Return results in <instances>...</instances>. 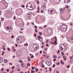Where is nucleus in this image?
<instances>
[{
	"label": "nucleus",
	"mask_w": 73,
	"mask_h": 73,
	"mask_svg": "<svg viewBox=\"0 0 73 73\" xmlns=\"http://www.w3.org/2000/svg\"><path fill=\"white\" fill-rule=\"evenodd\" d=\"M52 57H53L54 58H57V57L56 55H53L52 56Z\"/></svg>",
	"instance_id": "nucleus-18"
},
{
	"label": "nucleus",
	"mask_w": 73,
	"mask_h": 73,
	"mask_svg": "<svg viewBox=\"0 0 73 73\" xmlns=\"http://www.w3.org/2000/svg\"><path fill=\"white\" fill-rule=\"evenodd\" d=\"M1 19H2V20H4V18H1Z\"/></svg>",
	"instance_id": "nucleus-61"
},
{
	"label": "nucleus",
	"mask_w": 73,
	"mask_h": 73,
	"mask_svg": "<svg viewBox=\"0 0 73 73\" xmlns=\"http://www.w3.org/2000/svg\"><path fill=\"white\" fill-rule=\"evenodd\" d=\"M31 73H34V71L32 70H31Z\"/></svg>",
	"instance_id": "nucleus-31"
},
{
	"label": "nucleus",
	"mask_w": 73,
	"mask_h": 73,
	"mask_svg": "<svg viewBox=\"0 0 73 73\" xmlns=\"http://www.w3.org/2000/svg\"><path fill=\"white\" fill-rule=\"evenodd\" d=\"M44 46V45H42V46H41V48H43L44 47H43V46Z\"/></svg>",
	"instance_id": "nucleus-51"
},
{
	"label": "nucleus",
	"mask_w": 73,
	"mask_h": 73,
	"mask_svg": "<svg viewBox=\"0 0 73 73\" xmlns=\"http://www.w3.org/2000/svg\"><path fill=\"white\" fill-rule=\"evenodd\" d=\"M40 35H42V33H41V32H39L38 33Z\"/></svg>",
	"instance_id": "nucleus-32"
},
{
	"label": "nucleus",
	"mask_w": 73,
	"mask_h": 73,
	"mask_svg": "<svg viewBox=\"0 0 73 73\" xmlns=\"http://www.w3.org/2000/svg\"><path fill=\"white\" fill-rule=\"evenodd\" d=\"M70 25H71V26L72 27H73V23H70Z\"/></svg>",
	"instance_id": "nucleus-44"
},
{
	"label": "nucleus",
	"mask_w": 73,
	"mask_h": 73,
	"mask_svg": "<svg viewBox=\"0 0 73 73\" xmlns=\"http://www.w3.org/2000/svg\"><path fill=\"white\" fill-rule=\"evenodd\" d=\"M32 69H33V70H34L35 69V68L33 67L32 66Z\"/></svg>",
	"instance_id": "nucleus-43"
},
{
	"label": "nucleus",
	"mask_w": 73,
	"mask_h": 73,
	"mask_svg": "<svg viewBox=\"0 0 73 73\" xmlns=\"http://www.w3.org/2000/svg\"><path fill=\"white\" fill-rule=\"evenodd\" d=\"M36 2H37V4H39V2H38V0L36 1Z\"/></svg>",
	"instance_id": "nucleus-46"
},
{
	"label": "nucleus",
	"mask_w": 73,
	"mask_h": 73,
	"mask_svg": "<svg viewBox=\"0 0 73 73\" xmlns=\"http://www.w3.org/2000/svg\"><path fill=\"white\" fill-rule=\"evenodd\" d=\"M7 31H9V32L10 33V32L12 31V28L11 27H7Z\"/></svg>",
	"instance_id": "nucleus-7"
},
{
	"label": "nucleus",
	"mask_w": 73,
	"mask_h": 73,
	"mask_svg": "<svg viewBox=\"0 0 73 73\" xmlns=\"http://www.w3.org/2000/svg\"><path fill=\"white\" fill-rule=\"evenodd\" d=\"M64 60H66V58H64Z\"/></svg>",
	"instance_id": "nucleus-48"
},
{
	"label": "nucleus",
	"mask_w": 73,
	"mask_h": 73,
	"mask_svg": "<svg viewBox=\"0 0 73 73\" xmlns=\"http://www.w3.org/2000/svg\"><path fill=\"white\" fill-rule=\"evenodd\" d=\"M6 71L7 72H9V69H7Z\"/></svg>",
	"instance_id": "nucleus-28"
},
{
	"label": "nucleus",
	"mask_w": 73,
	"mask_h": 73,
	"mask_svg": "<svg viewBox=\"0 0 73 73\" xmlns=\"http://www.w3.org/2000/svg\"><path fill=\"white\" fill-rule=\"evenodd\" d=\"M54 44H55L56 45H57V42H56V41L55 42H54Z\"/></svg>",
	"instance_id": "nucleus-30"
},
{
	"label": "nucleus",
	"mask_w": 73,
	"mask_h": 73,
	"mask_svg": "<svg viewBox=\"0 0 73 73\" xmlns=\"http://www.w3.org/2000/svg\"><path fill=\"white\" fill-rule=\"evenodd\" d=\"M50 10H51V9H48V12L50 14Z\"/></svg>",
	"instance_id": "nucleus-20"
},
{
	"label": "nucleus",
	"mask_w": 73,
	"mask_h": 73,
	"mask_svg": "<svg viewBox=\"0 0 73 73\" xmlns=\"http://www.w3.org/2000/svg\"><path fill=\"white\" fill-rule=\"evenodd\" d=\"M15 45L16 46V47H17V46H18V45L16 44H15Z\"/></svg>",
	"instance_id": "nucleus-60"
},
{
	"label": "nucleus",
	"mask_w": 73,
	"mask_h": 73,
	"mask_svg": "<svg viewBox=\"0 0 73 73\" xmlns=\"http://www.w3.org/2000/svg\"><path fill=\"white\" fill-rule=\"evenodd\" d=\"M35 71L36 72H37L38 71V69H37V68H35Z\"/></svg>",
	"instance_id": "nucleus-24"
},
{
	"label": "nucleus",
	"mask_w": 73,
	"mask_h": 73,
	"mask_svg": "<svg viewBox=\"0 0 73 73\" xmlns=\"http://www.w3.org/2000/svg\"><path fill=\"white\" fill-rule=\"evenodd\" d=\"M61 27H60V29L61 30V31H63V29H64V28H65V27H62V29H61Z\"/></svg>",
	"instance_id": "nucleus-21"
},
{
	"label": "nucleus",
	"mask_w": 73,
	"mask_h": 73,
	"mask_svg": "<svg viewBox=\"0 0 73 73\" xmlns=\"http://www.w3.org/2000/svg\"><path fill=\"white\" fill-rule=\"evenodd\" d=\"M29 58V57H28V61H31V59H30Z\"/></svg>",
	"instance_id": "nucleus-25"
},
{
	"label": "nucleus",
	"mask_w": 73,
	"mask_h": 73,
	"mask_svg": "<svg viewBox=\"0 0 73 73\" xmlns=\"http://www.w3.org/2000/svg\"><path fill=\"white\" fill-rule=\"evenodd\" d=\"M7 50H8L9 51H10L11 50L9 48H7Z\"/></svg>",
	"instance_id": "nucleus-42"
},
{
	"label": "nucleus",
	"mask_w": 73,
	"mask_h": 73,
	"mask_svg": "<svg viewBox=\"0 0 73 73\" xmlns=\"http://www.w3.org/2000/svg\"><path fill=\"white\" fill-rule=\"evenodd\" d=\"M45 64H47V65L49 66V65H48V63L46 62H45Z\"/></svg>",
	"instance_id": "nucleus-53"
},
{
	"label": "nucleus",
	"mask_w": 73,
	"mask_h": 73,
	"mask_svg": "<svg viewBox=\"0 0 73 73\" xmlns=\"http://www.w3.org/2000/svg\"><path fill=\"white\" fill-rule=\"evenodd\" d=\"M42 8L43 10H44L45 9V8H46V6H43L42 7Z\"/></svg>",
	"instance_id": "nucleus-17"
},
{
	"label": "nucleus",
	"mask_w": 73,
	"mask_h": 73,
	"mask_svg": "<svg viewBox=\"0 0 73 73\" xmlns=\"http://www.w3.org/2000/svg\"><path fill=\"white\" fill-rule=\"evenodd\" d=\"M46 27H47V25H45V26L44 27V28H45Z\"/></svg>",
	"instance_id": "nucleus-63"
},
{
	"label": "nucleus",
	"mask_w": 73,
	"mask_h": 73,
	"mask_svg": "<svg viewBox=\"0 0 73 73\" xmlns=\"http://www.w3.org/2000/svg\"><path fill=\"white\" fill-rule=\"evenodd\" d=\"M3 62V59L1 57H0V63H2Z\"/></svg>",
	"instance_id": "nucleus-11"
},
{
	"label": "nucleus",
	"mask_w": 73,
	"mask_h": 73,
	"mask_svg": "<svg viewBox=\"0 0 73 73\" xmlns=\"http://www.w3.org/2000/svg\"><path fill=\"white\" fill-rule=\"evenodd\" d=\"M35 32H38V31H37V29H36L35 30Z\"/></svg>",
	"instance_id": "nucleus-38"
},
{
	"label": "nucleus",
	"mask_w": 73,
	"mask_h": 73,
	"mask_svg": "<svg viewBox=\"0 0 73 73\" xmlns=\"http://www.w3.org/2000/svg\"><path fill=\"white\" fill-rule=\"evenodd\" d=\"M34 37H36V36H37V35H36V34L35 33H34Z\"/></svg>",
	"instance_id": "nucleus-34"
},
{
	"label": "nucleus",
	"mask_w": 73,
	"mask_h": 73,
	"mask_svg": "<svg viewBox=\"0 0 73 73\" xmlns=\"http://www.w3.org/2000/svg\"><path fill=\"white\" fill-rule=\"evenodd\" d=\"M26 8L29 10H32L33 8L32 4L29 3H28L26 5Z\"/></svg>",
	"instance_id": "nucleus-1"
},
{
	"label": "nucleus",
	"mask_w": 73,
	"mask_h": 73,
	"mask_svg": "<svg viewBox=\"0 0 73 73\" xmlns=\"http://www.w3.org/2000/svg\"><path fill=\"white\" fill-rule=\"evenodd\" d=\"M59 64H60V62H58L57 65H59Z\"/></svg>",
	"instance_id": "nucleus-57"
},
{
	"label": "nucleus",
	"mask_w": 73,
	"mask_h": 73,
	"mask_svg": "<svg viewBox=\"0 0 73 73\" xmlns=\"http://www.w3.org/2000/svg\"><path fill=\"white\" fill-rule=\"evenodd\" d=\"M39 41H40V42H42V40H43V39H42V38L40 39H39Z\"/></svg>",
	"instance_id": "nucleus-23"
},
{
	"label": "nucleus",
	"mask_w": 73,
	"mask_h": 73,
	"mask_svg": "<svg viewBox=\"0 0 73 73\" xmlns=\"http://www.w3.org/2000/svg\"><path fill=\"white\" fill-rule=\"evenodd\" d=\"M4 62H5V63H7V62H8V60H7L5 59L4 60Z\"/></svg>",
	"instance_id": "nucleus-15"
},
{
	"label": "nucleus",
	"mask_w": 73,
	"mask_h": 73,
	"mask_svg": "<svg viewBox=\"0 0 73 73\" xmlns=\"http://www.w3.org/2000/svg\"><path fill=\"white\" fill-rule=\"evenodd\" d=\"M33 55H32V56L31 57V58H33Z\"/></svg>",
	"instance_id": "nucleus-54"
},
{
	"label": "nucleus",
	"mask_w": 73,
	"mask_h": 73,
	"mask_svg": "<svg viewBox=\"0 0 73 73\" xmlns=\"http://www.w3.org/2000/svg\"><path fill=\"white\" fill-rule=\"evenodd\" d=\"M59 53H60V50H58V52H57V53H58V54H59Z\"/></svg>",
	"instance_id": "nucleus-55"
},
{
	"label": "nucleus",
	"mask_w": 73,
	"mask_h": 73,
	"mask_svg": "<svg viewBox=\"0 0 73 73\" xmlns=\"http://www.w3.org/2000/svg\"><path fill=\"white\" fill-rule=\"evenodd\" d=\"M65 27H66V28H67V27H68V26L67 25H63L61 26V29H62V27H64L65 28Z\"/></svg>",
	"instance_id": "nucleus-12"
},
{
	"label": "nucleus",
	"mask_w": 73,
	"mask_h": 73,
	"mask_svg": "<svg viewBox=\"0 0 73 73\" xmlns=\"http://www.w3.org/2000/svg\"><path fill=\"white\" fill-rule=\"evenodd\" d=\"M13 52H16V49H13Z\"/></svg>",
	"instance_id": "nucleus-41"
},
{
	"label": "nucleus",
	"mask_w": 73,
	"mask_h": 73,
	"mask_svg": "<svg viewBox=\"0 0 73 73\" xmlns=\"http://www.w3.org/2000/svg\"><path fill=\"white\" fill-rule=\"evenodd\" d=\"M72 56H70V59H72Z\"/></svg>",
	"instance_id": "nucleus-49"
},
{
	"label": "nucleus",
	"mask_w": 73,
	"mask_h": 73,
	"mask_svg": "<svg viewBox=\"0 0 73 73\" xmlns=\"http://www.w3.org/2000/svg\"><path fill=\"white\" fill-rule=\"evenodd\" d=\"M63 28V31H64V32H65L66 31V29L65 28V27H64Z\"/></svg>",
	"instance_id": "nucleus-14"
},
{
	"label": "nucleus",
	"mask_w": 73,
	"mask_h": 73,
	"mask_svg": "<svg viewBox=\"0 0 73 73\" xmlns=\"http://www.w3.org/2000/svg\"><path fill=\"white\" fill-rule=\"evenodd\" d=\"M67 68H69V67H70V65H69L68 66H67Z\"/></svg>",
	"instance_id": "nucleus-35"
},
{
	"label": "nucleus",
	"mask_w": 73,
	"mask_h": 73,
	"mask_svg": "<svg viewBox=\"0 0 73 73\" xmlns=\"http://www.w3.org/2000/svg\"><path fill=\"white\" fill-rule=\"evenodd\" d=\"M19 62H20V63H23V61L20 60H19L18 61Z\"/></svg>",
	"instance_id": "nucleus-22"
},
{
	"label": "nucleus",
	"mask_w": 73,
	"mask_h": 73,
	"mask_svg": "<svg viewBox=\"0 0 73 73\" xmlns=\"http://www.w3.org/2000/svg\"><path fill=\"white\" fill-rule=\"evenodd\" d=\"M59 11L61 13H62L65 11V9H62L60 8L59 9Z\"/></svg>",
	"instance_id": "nucleus-8"
},
{
	"label": "nucleus",
	"mask_w": 73,
	"mask_h": 73,
	"mask_svg": "<svg viewBox=\"0 0 73 73\" xmlns=\"http://www.w3.org/2000/svg\"><path fill=\"white\" fill-rule=\"evenodd\" d=\"M27 66H30V64H29V63H27Z\"/></svg>",
	"instance_id": "nucleus-36"
},
{
	"label": "nucleus",
	"mask_w": 73,
	"mask_h": 73,
	"mask_svg": "<svg viewBox=\"0 0 73 73\" xmlns=\"http://www.w3.org/2000/svg\"><path fill=\"white\" fill-rule=\"evenodd\" d=\"M22 7H23V8H24V7H25V6H24L23 5L22 6Z\"/></svg>",
	"instance_id": "nucleus-52"
},
{
	"label": "nucleus",
	"mask_w": 73,
	"mask_h": 73,
	"mask_svg": "<svg viewBox=\"0 0 73 73\" xmlns=\"http://www.w3.org/2000/svg\"><path fill=\"white\" fill-rule=\"evenodd\" d=\"M42 53V50H41L40 52V53L41 54V53Z\"/></svg>",
	"instance_id": "nucleus-62"
},
{
	"label": "nucleus",
	"mask_w": 73,
	"mask_h": 73,
	"mask_svg": "<svg viewBox=\"0 0 73 73\" xmlns=\"http://www.w3.org/2000/svg\"><path fill=\"white\" fill-rule=\"evenodd\" d=\"M34 27H35V28L36 29L37 28V26H36V25Z\"/></svg>",
	"instance_id": "nucleus-47"
},
{
	"label": "nucleus",
	"mask_w": 73,
	"mask_h": 73,
	"mask_svg": "<svg viewBox=\"0 0 73 73\" xmlns=\"http://www.w3.org/2000/svg\"><path fill=\"white\" fill-rule=\"evenodd\" d=\"M23 65H24V63H22L21 64V66L22 68H23V67H24V66H23Z\"/></svg>",
	"instance_id": "nucleus-19"
},
{
	"label": "nucleus",
	"mask_w": 73,
	"mask_h": 73,
	"mask_svg": "<svg viewBox=\"0 0 73 73\" xmlns=\"http://www.w3.org/2000/svg\"><path fill=\"white\" fill-rule=\"evenodd\" d=\"M38 38H39L38 40H40L41 39V38H42V37H41V36L38 35L37 36Z\"/></svg>",
	"instance_id": "nucleus-13"
},
{
	"label": "nucleus",
	"mask_w": 73,
	"mask_h": 73,
	"mask_svg": "<svg viewBox=\"0 0 73 73\" xmlns=\"http://www.w3.org/2000/svg\"><path fill=\"white\" fill-rule=\"evenodd\" d=\"M46 62H48V64H49L48 66H50V65L49 64V63H50V62H48V61H46Z\"/></svg>",
	"instance_id": "nucleus-45"
},
{
	"label": "nucleus",
	"mask_w": 73,
	"mask_h": 73,
	"mask_svg": "<svg viewBox=\"0 0 73 73\" xmlns=\"http://www.w3.org/2000/svg\"><path fill=\"white\" fill-rule=\"evenodd\" d=\"M38 45L37 44H35L33 45V48L35 50H36L37 49H38Z\"/></svg>",
	"instance_id": "nucleus-4"
},
{
	"label": "nucleus",
	"mask_w": 73,
	"mask_h": 73,
	"mask_svg": "<svg viewBox=\"0 0 73 73\" xmlns=\"http://www.w3.org/2000/svg\"><path fill=\"white\" fill-rule=\"evenodd\" d=\"M61 54H62V56H64V54H64L63 52H62L61 53Z\"/></svg>",
	"instance_id": "nucleus-33"
},
{
	"label": "nucleus",
	"mask_w": 73,
	"mask_h": 73,
	"mask_svg": "<svg viewBox=\"0 0 73 73\" xmlns=\"http://www.w3.org/2000/svg\"><path fill=\"white\" fill-rule=\"evenodd\" d=\"M70 62L71 64H73V58L71 59L70 60Z\"/></svg>",
	"instance_id": "nucleus-16"
},
{
	"label": "nucleus",
	"mask_w": 73,
	"mask_h": 73,
	"mask_svg": "<svg viewBox=\"0 0 73 73\" xmlns=\"http://www.w3.org/2000/svg\"><path fill=\"white\" fill-rule=\"evenodd\" d=\"M41 13H44V12H43V11L42 10H41Z\"/></svg>",
	"instance_id": "nucleus-50"
},
{
	"label": "nucleus",
	"mask_w": 73,
	"mask_h": 73,
	"mask_svg": "<svg viewBox=\"0 0 73 73\" xmlns=\"http://www.w3.org/2000/svg\"><path fill=\"white\" fill-rule=\"evenodd\" d=\"M55 60H56V59H54L53 60V61L55 62Z\"/></svg>",
	"instance_id": "nucleus-56"
},
{
	"label": "nucleus",
	"mask_w": 73,
	"mask_h": 73,
	"mask_svg": "<svg viewBox=\"0 0 73 73\" xmlns=\"http://www.w3.org/2000/svg\"><path fill=\"white\" fill-rule=\"evenodd\" d=\"M41 67L42 68H44V67H45V66L43 64H42V65Z\"/></svg>",
	"instance_id": "nucleus-27"
},
{
	"label": "nucleus",
	"mask_w": 73,
	"mask_h": 73,
	"mask_svg": "<svg viewBox=\"0 0 73 73\" xmlns=\"http://www.w3.org/2000/svg\"><path fill=\"white\" fill-rule=\"evenodd\" d=\"M50 12V14L51 15H52V14H54L56 13V11L55 10V9H51Z\"/></svg>",
	"instance_id": "nucleus-5"
},
{
	"label": "nucleus",
	"mask_w": 73,
	"mask_h": 73,
	"mask_svg": "<svg viewBox=\"0 0 73 73\" xmlns=\"http://www.w3.org/2000/svg\"><path fill=\"white\" fill-rule=\"evenodd\" d=\"M3 50H5V48H3Z\"/></svg>",
	"instance_id": "nucleus-58"
},
{
	"label": "nucleus",
	"mask_w": 73,
	"mask_h": 73,
	"mask_svg": "<svg viewBox=\"0 0 73 73\" xmlns=\"http://www.w3.org/2000/svg\"><path fill=\"white\" fill-rule=\"evenodd\" d=\"M71 38L72 39V40L73 41V37H72Z\"/></svg>",
	"instance_id": "nucleus-64"
},
{
	"label": "nucleus",
	"mask_w": 73,
	"mask_h": 73,
	"mask_svg": "<svg viewBox=\"0 0 73 73\" xmlns=\"http://www.w3.org/2000/svg\"><path fill=\"white\" fill-rule=\"evenodd\" d=\"M46 46H47V47H48L49 46V45H48V44H46Z\"/></svg>",
	"instance_id": "nucleus-37"
},
{
	"label": "nucleus",
	"mask_w": 73,
	"mask_h": 73,
	"mask_svg": "<svg viewBox=\"0 0 73 73\" xmlns=\"http://www.w3.org/2000/svg\"><path fill=\"white\" fill-rule=\"evenodd\" d=\"M15 68V67L14 66H13L12 67V69L13 70Z\"/></svg>",
	"instance_id": "nucleus-29"
},
{
	"label": "nucleus",
	"mask_w": 73,
	"mask_h": 73,
	"mask_svg": "<svg viewBox=\"0 0 73 73\" xmlns=\"http://www.w3.org/2000/svg\"><path fill=\"white\" fill-rule=\"evenodd\" d=\"M37 12L39 13V12H40V11H39V10H38L37 11Z\"/></svg>",
	"instance_id": "nucleus-59"
},
{
	"label": "nucleus",
	"mask_w": 73,
	"mask_h": 73,
	"mask_svg": "<svg viewBox=\"0 0 73 73\" xmlns=\"http://www.w3.org/2000/svg\"><path fill=\"white\" fill-rule=\"evenodd\" d=\"M65 9H66V11H68V13L70 12V11H71L70 7L68 5H66L65 6Z\"/></svg>",
	"instance_id": "nucleus-3"
},
{
	"label": "nucleus",
	"mask_w": 73,
	"mask_h": 73,
	"mask_svg": "<svg viewBox=\"0 0 73 73\" xmlns=\"http://www.w3.org/2000/svg\"><path fill=\"white\" fill-rule=\"evenodd\" d=\"M68 41H69L70 43H73V40L71 38H69L68 39Z\"/></svg>",
	"instance_id": "nucleus-10"
},
{
	"label": "nucleus",
	"mask_w": 73,
	"mask_h": 73,
	"mask_svg": "<svg viewBox=\"0 0 73 73\" xmlns=\"http://www.w3.org/2000/svg\"><path fill=\"white\" fill-rule=\"evenodd\" d=\"M6 1H5L3 0L2 1V3H3L4 4H5L6 7H8V3L6 2Z\"/></svg>",
	"instance_id": "nucleus-9"
},
{
	"label": "nucleus",
	"mask_w": 73,
	"mask_h": 73,
	"mask_svg": "<svg viewBox=\"0 0 73 73\" xmlns=\"http://www.w3.org/2000/svg\"><path fill=\"white\" fill-rule=\"evenodd\" d=\"M69 0H65V1L66 2V1H66V3H69V2L68 1H69Z\"/></svg>",
	"instance_id": "nucleus-26"
},
{
	"label": "nucleus",
	"mask_w": 73,
	"mask_h": 73,
	"mask_svg": "<svg viewBox=\"0 0 73 73\" xmlns=\"http://www.w3.org/2000/svg\"><path fill=\"white\" fill-rule=\"evenodd\" d=\"M55 67V64H54L52 66V67L53 68H54Z\"/></svg>",
	"instance_id": "nucleus-40"
},
{
	"label": "nucleus",
	"mask_w": 73,
	"mask_h": 73,
	"mask_svg": "<svg viewBox=\"0 0 73 73\" xmlns=\"http://www.w3.org/2000/svg\"><path fill=\"white\" fill-rule=\"evenodd\" d=\"M11 37L12 38H14V36L13 35H12L11 36Z\"/></svg>",
	"instance_id": "nucleus-39"
},
{
	"label": "nucleus",
	"mask_w": 73,
	"mask_h": 73,
	"mask_svg": "<svg viewBox=\"0 0 73 73\" xmlns=\"http://www.w3.org/2000/svg\"><path fill=\"white\" fill-rule=\"evenodd\" d=\"M65 45L62 44H61L60 45L59 47V49L61 52H64L65 51L64 50V48H65Z\"/></svg>",
	"instance_id": "nucleus-2"
},
{
	"label": "nucleus",
	"mask_w": 73,
	"mask_h": 73,
	"mask_svg": "<svg viewBox=\"0 0 73 73\" xmlns=\"http://www.w3.org/2000/svg\"><path fill=\"white\" fill-rule=\"evenodd\" d=\"M22 38H21L19 37L17 38L16 39V41H17V42H19V43L20 44L21 43H22Z\"/></svg>",
	"instance_id": "nucleus-6"
}]
</instances>
